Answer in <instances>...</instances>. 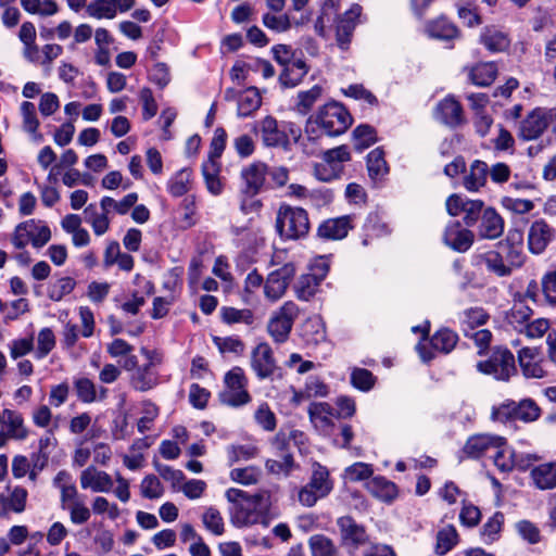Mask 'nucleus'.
<instances>
[{
	"mask_svg": "<svg viewBox=\"0 0 556 556\" xmlns=\"http://www.w3.org/2000/svg\"><path fill=\"white\" fill-rule=\"evenodd\" d=\"M132 387L138 391H148L157 384V375L150 365L138 367L131 377Z\"/></svg>",
	"mask_w": 556,
	"mask_h": 556,
	"instance_id": "a19ab883",
	"label": "nucleus"
},
{
	"mask_svg": "<svg viewBox=\"0 0 556 556\" xmlns=\"http://www.w3.org/2000/svg\"><path fill=\"white\" fill-rule=\"evenodd\" d=\"M28 433L23 415L17 410L5 408L0 429V448L4 447L10 440L24 441Z\"/></svg>",
	"mask_w": 556,
	"mask_h": 556,
	"instance_id": "ddd939ff",
	"label": "nucleus"
},
{
	"mask_svg": "<svg viewBox=\"0 0 556 556\" xmlns=\"http://www.w3.org/2000/svg\"><path fill=\"white\" fill-rule=\"evenodd\" d=\"M351 382L353 387L361 391H369L375 384L374 375L364 368H355L351 374Z\"/></svg>",
	"mask_w": 556,
	"mask_h": 556,
	"instance_id": "774afa93",
	"label": "nucleus"
},
{
	"mask_svg": "<svg viewBox=\"0 0 556 556\" xmlns=\"http://www.w3.org/2000/svg\"><path fill=\"white\" fill-rule=\"evenodd\" d=\"M73 384L76 396L81 403L90 404L98 401V387L89 378H77Z\"/></svg>",
	"mask_w": 556,
	"mask_h": 556,
	"instance_id": "c03bdc74",
	"label": "nucleus"
},
{
	"mask_svg": "<svg viewBox=\"0 0 556 556\" xmlns=\"http://www.w3.org/2000/svg\"><path fill=\"white\" fill-rule=\"evenodd\" d=\"M180 210L182 213L177 222L178 227L182 230L193 227L198 222L194 195L186 197L180 203Z\"/></svg>",
	"mask_w": 556,
	"mask_h": 556,
	"instance_id": "49530a36",
	"label": "nucleus"
},
{
	"mask_svg": "<svg viewBox=\"0 0 556 556\" xmlns=\"http://www.w3.org/2000/svg\"><path fill=\"white\" fill-rule=\"evenodd\" d=\"M140 493L148 500L160 498L164 494V486L156 476L148 475L140 483Z\"/></svg>",
	"mask_w": 556,
	"mask_h": 556,
	"instance_id": "13d9d810",
	"label": "nucleus"
},
{
	"mask_svg": "<svg viewBox=\"0 0 556 556\" xmlns=\"http://www.w3.org/2000/svg\"><path fill=\"white\" fill-rule=\"evenodd\" d=\"M366 485L367 490L375 497L383 502H391L397 495L396 485L392 481L381 476L371 478Z\"/></svg>",
	"mask_w": 556,
	"mask_h": 556,
	"instance_id": "473e14b6",
	"label": "nucleus"
},
{
	"mask_svg": "<svg viewBox=\"0 0 556 556\" xmlns=\"http://www.w3.org/2000/svg\"><path fill=\"white\" fill-rule=\"evenodd\" d=\"M477 370L493 376L496 380L507 381L517 372L514 354L506 348H497L489 359L479 362Z\"/></svg>",
	"mask_w": 556,
	"mask_h": 556,
	"instance_id": "423d86ee",
	"label": "nucleus"
},
{
	"mask_svg": "<svg viewBox=\"0 0 556 556\" xmlns=\"http://www.w3.org/2000/svg\"><path fill=\"white\" fill-rule=\"evenodd\" d=\"M473 232L463 228L459 222L448 224L444 231V242L457 252H466L473 243Z\"/></svg>",
	"mask_w": 556,
	"mask_h": 556,
	"instance_id": "5701e85b",
	"label": "nucleus"
},
{
	"mask_svg": "<svg viewBox=\"0 0 556 556\" xmlns=\"http://www.w3.org/2000/svg\"><path fill=\"white\" fill-rule=\"evenodd\" d=\"M258 448L253 444L231 445L227 448V455L230 464L254 458Z\"/></svg>",
	"mask_w": 556,
	"mask_h": 556,
	"instance_id": "e2e57ef3",
	"label": "nucleus"
},
{
	"mask_svg": "<svg viewBox=\"0 0 556 556\" xmlns=\"http://www.w3.org/2000/svg\"><path fill=\"white\" fill-rule=\"evenodd\" d=\"M480 43L493 53L504 52L510 46V39L506 31L497 26H485L480 34Z\"/></svg>",
	"mask_w": 556,
	"mask_h": 556,
	"instance_id": "c85d7f7f",
	"label": "nucleus"
},
{
	"mask_svg": "<svg viewBox=\"0 0 556 556\" xmlns=\"http://www.w3.org/2000/svg\"><path fill=\"white\" fill-rule=\"evenodd\" d=\"M27 491L22 486L13 488L9 494L0 493V517L11 513L21 514L25 510Z\"/></svg>",
	"mask_w": 556,
	"mask_h": 556,
	"instance_id": "c756f323",
	"label": "nucleus"
},
{
	"mask_svg": "<svg viewBox=\"0 0 556 556\" xmlns=\"http://www.w3.org/2000/svg\"><path fill=\"white\" fill-rule=\"evenodd\" d=\"M515 418L525 422H531L536 420L541 415V409L538 404L531 400H522L513 409Z\"/></svg>",
	"mask_w": 556,
	"mask_h": 556,
	"instance_id": "8fccbe9b",
	"label": "nucleus"
},
{
	"mask_svg": "<svg viewBox=\"0 0 556 556\" xmlns=\"http://www.w3.org/2000/svg\"><path fill=\"white\" fill-rule=\"evenodd\" d=\"M547 127L546 109L538 108L528 114L520 123L519 136L527 141L534 140L539 138Z\"/></svg>",
	"mask_w": 556,
	"mask_h": 556,
	"instance_id": "412c9836",
	"label": "nucleus"
},
{
	"mask_svg": "<svg viewBox=\"0 0 556 556\" xmlns=\"http://www.w3.org/2000/svg\"><path fill=\"white\" fill-rule=\"evenodd\" d=\"M154 468L157 473L165 480L170 482L173 490L178 491L186 477L179 469H175L168 465L154 462Z\"/></svg>",
	"mask_w": 556,
	"mask_h": 556,
	"instance_id": "bf43d9fd",
	"label": "nucleus"
},
{
	"mask_svg": "<svg viewBox=\"0 0 556 556\" xmlns=\"http://www.w3.org/2000/svg\"><path fill=\"white\" fill-rule=\"evenodd\" d=\"M367 169L371 179H381L389 170L384 160V153L380 148H376L367 155Z\"/></svg>",
	"mask_w": 556,
	"mask_h": 556,
	"instance_id": "79ce46f5",
	"label": "nucleus"
},
{
	"mask_svg": "<svg viewBox=\"0 0 556 556\" xmlns=\"http://www.w3.org/2000/svg\"><path fill=\"white\" fill-rule=\"evenodd\" d=\"M445 205L450 215L458 216L463 214V220L468 227L476 225L486 208L483 201L470 200L458 194L450 195Z\"/></svg>",
	"mask_w": 556,
	"mask_h": 556,
	"instance_id": "9d476101",
	"label": "nucleus"
},
{
	"mask_svg": "<svg viewBox=\"0 0 556 556\" xmlns=\"http://www.w3.org/2000/svg\"><path fill=\"white\" fill-rule=\"evenodd\" d=\"M308 416L314 427L327 434L333 427V419L337 418L332 406L325 402H315L308 406Z\"/></svg>",
	"mask_w": 556,
	"mask_h": 556,
	"instance_id": "a878e982",
	"label": "nucleus"
},
{
	"mask_svg": "<svg viewBox=\"0 0 556 556\" xmlns=\"http://www.w3.org/2000/svg\"><path fill=\"white\" fill-rule=\"evenodd\" d=\"M262 98L256 88H249L241 92L238 98V116L248 117L260 109Z\"/></svg>",
	"mask_w": 556,
	"mask_h": 556,
	"instance_id": "58836bf2",
	"label": "nucleus"
},
{
	"mask_svg": "<svg viewBox=\"0 0 556 556\" xmlns=\"http://www.w3.org/2000/svg\"><path fill=\"white\" fill-rule=\"evenodd\" d=\"M352 124V117L345 108L338 102H328L312 114L305 125V132L311 140L323 135L336 137L343 134Z\"/></svg>",
	"mask_w": 556,
	"mask_h": 556,
	"instance_id": "f03ea898",
	"label": "nucleus"
},
{
	"mask_svg": "<svg viewBox=\"0 0 556 556\" xmlns=\"http://www.w3.org/2000/svg\"><path fill=\"white\" fill-rule=\"evenodd\" d=\"M219 169L220 166L217 159L208 157V160L202 164V174L206 188L214 195L220 194L223 190V186L218 177Z\"/></svg>",
	"mask_w": 556,
	"mask_h": 556,
	"instance_id": "4c0bfd02",
	"label": "nucleus"
},
{
	"mask_svg": "<svg viewBox=\"0 0 556 556\" xmlns=\"http://www.w3.org/2000/svg\"><path fill=\"white\" fill-rule=\"evenodd\" d=\"M275 227L276 231L283 240H298L303 238L309 230L307 212L302 207L282 204L276 213Z\"/></svg>",
	"mask_w": 556,
	"mask_h": 556,
	"instance_id": "7ed1b4c3",
	"label": "nucleus"
},
{
	"mask_svg": "<svg viewBox=\"0 0 556 556\" xmlns=\"http://www.w3.org/2000/svg\"><path fill=\"white\" fill-rule=\"evenodd\" d=\"M427 34L437 39L452 40L459 36L458 28L445 17H439L429 22L426 26Z\"/></svg>",
	"mask_w": 556,
	"mask_h": 556,
	"instance_id": "72a5a7b5",
	"label": "nucleus"
},
{
	"mask_svg": "<svg viewBox=\"0 0 556 556\" xmlns=\"http://www.w3.org/2000/svg\"><path fill=\"white\" fill-rule=\"evenodd\" d=\"M296 269L292 262H287L277 269L271 270L264 282V295L270 302H277L287 292L295 276Z\"/></svg>",
	"mask_w": 556,
	"mask_h": 556,
	"instance_id": "1a4fd4ad",
	"label": "nucleus"
},
{
	"mask_svg": "<svg viewBox=\"0 0 556 556\" xmlns=\"http://www.w3.org/2000/svg\"><path fill=\"white\" fill-rule=\"evenodd\" d=\"M225 389L219 393V400L223 404L239 407L248 404L251 396L247 390V378L243 369L233 367L224 378Z\"/></svg>",
	"mask_w": 556,
	"mask_h": 556,
	"instance_id": "39448f33",
	"label": "nucleus"
},
{
	"mask_svg": "<svg viewBox=\"0 0 556 556\" xmlns=\"http://www.w3.org/2000/svg\"><path fill=\"white\" fill-rule=\"evenodd\" d=\"M287 439L283 433H277L273 446L279 453L280 459H267L265 467L273 475L289 476L295 464L292 454L287 448Z\"/></svg>",
	"mask_w": 556,
	"mask_h": 556,
	"instance_id": "2eb2a0df",
	"label": "nucleus"
},
{
	"mask_svg": "<svg viewBox=\"0 0 556 556\" xmlns=\"http://www.w3.org/2000/svg\"><path fill=\"white\" fill-rule=\"evenodd\" d=\"M56 344L54 332L51 328H42L37 336V348L35 351V357L37 359L45 358Z\"/></svg>",
	"mask_w": 556,
	"mask_h": 556,
	"instance_id": "3c124183",
	"label": "nucleus"
},
{
	"mask_svg": "<svg viewBox=\"0 0 556 556\" xmlns=\"http://www.w3.org/2000/svg\"><path fill=\"white\" fill-rule=\"evenodd\" d=\"M361 14L362 7L359 4H353L339 20L337 26V42L342 50L348 49Z\"/></svg>",
	"mask_w": 556,
	"mask_h": 556,
	"instance_id": "393cba45",
	"label": "nucleus"
},
{
	"mask_svg": "<svg viewBox=\"0 0 556 556\" xmlns=\"http://www.w3.org/2000/svg\"><path fill=\"white\" fill-rule=\"evenodd\" d=\"M203 526L216 536L224 534L225 523L219 510L213 506L207 507L202 515Z\"/></svg>",
	"mask_w": 556,
	"mask_h": 556,
	"instance_id": "09e8293b",
	"label": "nucleus"
},
{
	"mask_svg": "<svg viewBox=\"0 0 556 556\" xmlns=\"http://www.w3.org/2000/svg\"><path fill=\"white\" fill-rule=\"evenodd\" d=\"M354 148L362 152L377 141L376 131L369 125H359L353 130Z\"/></svg>",
	"mask_w": 556,
	"mask_h": 556,
	"instance_id": "864d4df0",
	"label": "nucleus"
},
{
	"mask_svg": "<svg viewBox=\"0 0 556 556\" xmlns=\"http://www.w3.org/2000/svg\"><path fill=\"white\" fill-rule=\"evenodd\" d=\"M36 227V220L29 219L18 224L12 236V243L16 249H23L30 241L31 228Z\"/></svg>",
	"mask_w": 556,
	"mask_h": 556,
	"instance_id": "0e129e2a",
	"label": "nucleus"
},
{
	"mask_svg": "<svg viewBox=\"0 0 556 556\" xmlns=\"http://www.w3.org/2000/svg\"><path fill=\"white\" fill-rule=\"evenodd\" d=\"M79 482L81 489L91 490L94 493H109L114 484L108 472L99 470L94 466H89L80 472Z\"/></svg>",
	"mask_w": 556,
	"mask_h": 556,
	"instance_id": "aec40b11",
	"label": "nucleus"
},
{
	"mask_svg": "<svg viewBox=\"0 0 556 556\" xmlns=\"http://www.w3.org/2000/svg\"><path fill=\"white\" fill-rule=\"evenodd\" d=\"M341 546L352 551L364 546L369 536L364 526L357 523L351 516H342L337 519Z\"/></svg>",
	"mask_w": 556,
	"mask_h": 556,
	"instance_id": "9b49d317",
	"label": "nucleus"
},
{
	"mask_svg": "<svg viewBox=\"0 0 556 556\" xmlns=\"http://www.w3.org/2000/svg\"><path fill=\"white\" fill-rule=\"evenodd\" d=\"M311 556H338L339 549L334 542L325 534H314L308 539Z\"/></svg>",
	"mask_w": 556,
	"mask_h": 556,
	"instance_id": "ea45409f",
	"label": "nucleus"
},
{
	"mask_svg": "<svg viewBox=\"0 0 556 556\" xmlns=\"http://www.w3.org/2000/svg\"><path fill=\"white\" fill-rule=\"evenodd\" d=\"M191 188V170H178L167 182V190L173 197H182Z\"/></svg>",
	"mask_w": 556,
	"mask_h": 556,
	"instance_id": "37998d69",
	"label": "nucleus"
},
{
	"mask_svg": "<svg viewBox=\"0 0 556 556\" xmlns=\"http://www.w3.org/2000/svg\"><path fill=\"white\" fill-rule=\"evenodd\" d=\"M493 460L494 465L502 472H509L517 465L516 454L510 447L506 445V442L501 447L495 448Z\"/></svg>",
	"mask_w": 556,
	"mask_h": 556,
	"instance_id": "5fc2aeb1",
	"label": "nucleus"
},
{
	"mask_svg": "<svg viewBox=\"0 0 556 556\" xmlns=\"http://www.w3.org/2000/svg\"><path fill=\"white\" fill-rule=\"evenodd\" d=\"M256 424L265 431H274L277 425L276 416L267 403H262L254 413Z\"/></svg>",
	"mask_w": 556,
	"mask_h": 556,
	"instance_id": "69168bd1",
	"label": "nucleus"
},
{
	"mask_svg": "<svg viewBox=\"0 0 556 556\" xmlns=\"http://www.w3.org/2000/svg\"><path fill=\"white\" fill-rule=\"evenodd\" d=\"M352 228V216L343 215L324 220L317 229V235L326 240H341L348 236Z\"/></svg>",
	"mask_w": 556,
	"mask_h": 556,
	"instance_id": "b1692460",
	"label": "nucleus"
},
{
	"mask_svg": "<svg viewBox=\"0 0 556 556\" xmlns=\"http://www.w3.org/2000/svg\"><path fill=\"white\" fill-rule=\"evenodd\" d=\"M489 316L481 307H471L463 313L462 324L463 330L467 328L469 331L475 330L476 327L482 326L486 323Z\"/></svg>",
	"mask_w": 556,
	"mask_h": 556,
	"instance_id": "052dcab7",
	"label": "nucleus"
},
{
	"mask_svg": "<svg viewBox=\"0 0 556 556\" xmlns=\"http://www.w3.org/2000/svg\"><path fill=\"white\" fill-rule=\"evenodd\" d=\"M505 438L493 434H476L470 437L463 448V452L471 458H479L490 451L501 447Z\"/></svg>",
	"mask_w": 556,
	"mask_h": 556,
	"instance_id": "6ab92c4d",
	"label": "nucleus"
},
{
	"mask_svg": "<svg viewBox=\"0 0 556 556\" xmlns=\"http://www.w3.org/2000/svg\"><path fill=\"white\" fill-rule=\"evenodd\" d=\"M433 117L450 128H456L464 123L463 108L453 96H446L434 106Z\"/></svg>",
	"mask_w": 556,
	"mask_h": 556,
	"instance_id": "4468645a",
	"label": "nucleus"
},
{
	"mask_svg": "<svg viewBox=\"0 0 556 556\" xmlns=\"http://www.w3.org/2000/svg\"><path fill=\"white\" fill-rule=\"evenodd\" d=\"M260 477L261 470L254 466L235 468L230 471L231 480L243 485H252L257 483Z\"/></svg>",
	"mask_w": 556,
	"mask_h": 556,
	"instance_id": "680f3d73",
	"label": "nucleus"
},
{
	"mask_svg": "<svg viewBox=\"0 0 556 556\" xmlns=\"http://www.w3.org/2000/svg\"><path fill=\"white\" fill-rule=\"evenodd\" d=\"M333 484L329 478V471L318 463L313 464L309 482L302 486L298 493L299 502L305 507L314 506L318 500L326 497Z\"/></svg>",
	"mask_w": 556,
	"mask_h": 556,
	"instance_id": "20e7f679",
	"label": "nucleus"
},
{
	"mask_svg": "<svg viewBox=\"0 0 556 556\" xmlns=\"http://www.w3.org/2000/svg\"><path fill=\"white\" fill-rule=\"evenodd\" d=\"M555 230L544 220H534L528 230V249L532 254H542L553 241Z\"/></svg>",
	"mask_w": 556,
	"mask_h": 556,
	"instance_id": "f3484780",
	"label": "nucleus"
},
{
	"mask_svg": "<svg viewBox=\"0 0 556 556\" xmlns=\"http://www.w3.org/2000/svg\"><path fill=\"white\" fill-rule=\"evenodd\" d=\"M328 268V265L323 262L320 266L317 267L316 273L300 276L296 283L294 285V292L296 298L302 301H308L311 298H313L319 283L326 277Z\"/></svg>",
	"mask_w": 556,
	"mask_h": 556,
	"instance_id": "4be33fe9",
	"label": "nucleus"
},
{
	"mask_svg": "<svg viewBox=\"0 0 556 556\" xmlns=\"http://www.w3.org/2000/svg\"><path fill=\"white\" fill-rule=\"evenodd\" d=\"M497 75V66L493 62L479 63L470 70L469 79L476 86L491 85Z\"/></svg>",
	"mask_w": 556,
	"mask_h": 556,
	"instance_id": "c9c22d12",
	"label": "nucleus"
},
{
	"mask_svg": "<svg viewBox=\"0 0 556 556\" xmlns=\"http://www.w3.org/2000/svg\"><path fill=\"white\" fill-rule=\"evenodd\" d=\"M225 495L232 503L231 523L238 528L261 522L270 507V494L267 491L251 495L243 490L230 488Z\"/></svg>",
	"mask_w": 556,
	"mask_h": 556,
	"instance_id": "f257e3e1",
	"label": "nucleus"
},
{
	"mask_svg": "<svg viewBox=\"0 0 556 556\" xmlns=\"http://www.w3.org/2000/svg\"><path fill=\"white\" fill-rule=\"evenodd\" d=\"M351 155L346 146L327 150L323 159L314 166V176L325 182L339 178L343 173V163L350 161Z\"/></svg>",
	"mask_w": 556,
	"mask_h": 556,
	"instance_id": "0eeeda50",
	"label": "nucleus"
},
{
	"mask_svg": "<svg viewBox=\"0 0 556 556\" xmlns=\"http://www.w3.org/2000/svg\"><path fill=\"white\" fill-rule=\"evenodd\" d=\"M457 340L458 337L454 331L444 328L432 336L430 345L435 351L450 353L455 348Z\"/></svg>",
	"mask_w": 556,
	"mask_h": 556,
	"instance_id": "a18cd8bd",
	"label": "nucleus"
},
{
	"mask_svg": "<svg viewBox=\"0 0 556 556\" xmlns=\"http://www.w3.org/2000/svg\"><path fill=\"white\" fill-rule=\"evenodd\" d=\"M504 231V220L501 215L493 208L488 206L481 216L478 225V235L482 239H496Z\"/></svg>",
	"mask_w": 556,
	"mask_h": 556,
	"instance_id": "bb28decb",
	"label": "nucleus"
},
{
	"mask_svg": "<svg viewBox=\"0 0 556 556\" xmlns=\"http://www.w3.org/2000/svg\"><path fill=\"white\" fill-rule=\"evenodd\" d=\"M22 116V128L27 132L31 140L40 143L43 141V135L39 132L40 122L37 116L36 106L33 102L24 101L20 105Z\"/></svg>",
	"mask_w": 556,
	"mask_h": 556,
	"instance_id": "7c9ffc66",
	"label": "nucleus"
},
{
	"mask_svg": "<svg viewBox=\"0 0 556 556\" xmlns=\"http://www.w3.org/2000/svg\"><path fill=\"white\" fill-rule=\"evenodd\" d=\"M458 540L459 536L454 526L446 525L442 527L437 533L435 554L440 556L445 555L457 545Z\"/></svg>",
	"mask_w": 556,
	"mask_h": 556,
	"instance_id": "e433bc0d",
	"label": "nucleus"
},
{
	"mask_svg": "<svg viewBox=\"0 0 556 556\" xmlns=\"http://www.w3.org/2000/svg\"><path fill=\"white\" fill-rule=\"evenodd\" d=\"M531 479L534 485L540 490L556 488V464L546 463L534 467L531 470Z\"/></svg>",
	"mask_w": 556,
	"mask_h": 556,
	"instance_id": "2f4dec72",
	"label": "nucleus"
},
{
	"mask_svg": "<svg viewBox=\"0 0 556 556\" xmlns=\"http://www.w3.org/2000/svg\"><path fill=\"white\" fill-rule=\"evenodd\" d=\"M251 367L261 380L274 375L277 365L269 344L262 342L253 349L251 353Z\"/></svg>",
	"mask_w": 556,
	"mask_h": 556,
	"instance_id": "a211bd4d",
	"label": "nucleus"
},
{
	"mask_svg": "<svg viewBox=\"0 0 556 556\" xmlns=\"http://www.w3.org/2000/svg\"><path fill=\"white\" fill-rule=\"evenodd\" d=\"M87 14L97 20L116 17L113 0H94L87 5Z\"/></svg>",
	"mask_w": 556,
	"mask_h": 556,
	"instance_id": "603ef678",
	"label": "nucleus"
},
{
	"mask_svg": "<svg viewBox=\"0 0 556 556\" xmlns=\"http://www.w3.org/2000/svg\"><path fill=\"white\" fill-rule=\"evenodd\" d=\"M483 262L489 271H492L500 277H505L511 274L510 266L507 265L505 258L496 251L485 253Z\"/></svg>",
	"mask_w": 556,
	"mask_h": 556,
	"instance_id": "6e6d98bb",
	"label": "nucleus"
},
{
	"mask_svg": "<svg viewBox=\"0 0 556 556\" xmlns=\"http://www.w3.org/2000/svg\"><path fill=\"white\" fill-rule=\"evenodd\" d=\"M265 27L276 33H285L291 28V21L287 14L274 15L265 13L262 17Z\"/></svg>",
	"mask_w": 556,
	"mask_h": 556,
	"instance_id": "338daca9",
	"label": "nucleus"
},
{
	"mask_svg": "<svg viewBox=\"0 0 556 556\" xmlns=\"http://www.w3.org/2000/svg\"><path fill=\"white\" fill-rule=\"evenodd\" d=\"M253 130L261 135L262 142L265 147H281L288 149L289 135L286 129L278 126V122L273 116H266L254 124Z\"/></svg>",
	"mask_w": 556,
	"mask_h": 556,
	"instance_id": "f8f14e48",
	"label": "nucleus"
},
{
	"mask_svg": "<svg viewBox=\"0 0 556 556\" xmlns=\"http://www.w3.org/2000/svg\"><path fill=\"white\" fill-rule=\"evenodd\" d=\"M321 94L323 88L319 85L313 86L309 90L300 91L296 103L298 112L303 115L307 114Z\"/></svg>",
	"mask_w": 556,
	"mask_h": 556,
	"instance_id": "4d7b16f0",
	"label": "nucleus"
},
{
	"mask_svg": "<svg viewBox=\"0 0 556 556\" xmlns=\"http://www.w3.org/2000/svg\"><path fill=\"white\" fill-rule=\"evenodd\" d=\"M220 315L223 321L227 325L244 324L250 326L254 323V314L248 308L223 307Z\"/></svg>",
	"mask_w": 556,
	"mask_h": 556,
	"instance_id": "de8ad7c7",
	"label": "nucleus"
},
{
	"mask_svg": "<svg viewBox=\"0 0 556 556\" xmlns=\"http://www.w3.org/2000/svg\"><path fill=\"white\" fill-rule=\"evenodd\" d=\"M489 166L483 161H475L471 166L469 173L464 177V187L468 191H478L482 188L488 178Z\"/></svg>",
	"mask_w": 556,
	"mask_h": 556,
	"instance_id": "f704fd0d",
	"label": "nucleus"
},
{
	"mask_svg": "<svg viewBox=\"0 0 556 556\" xmlns=\"http://www.w3.org/2000/svg\"><path fill=\"white\" fill-rule=\"evenodd\" d=\"M518 361L526 378H543L546 371L541 365V355L536 348H523L518 352Z\"/></svg>",
	"mask_w": 556,
	"mask_h": 556,
	"instance_id": "cd10ccee",
	"label": "nucleus"
},
{
	"mask_svg": "<svg viewBox=\"0 0 556 556\" xmlns=\"http://www.w3.org/2000/svg\"><path fill=\"white\" fill-rule=\"evenodd\" d=\"M268 168L263 162L256 161L241 169L242 191L249 197L256 195L264 186Z\"/></svg>",
	"mask_w": 556,
	"mask_h": 556,
	"instance_id": "dca6fc26",
	"label": "nucleus"
},
{
	"mask_svg": "<svg viewBox=\"0 0 556 556\" xmlns=\"http://www.w3.org/2000/svg\"><path fill=\"white\" fill-rule=\"evenodd\" d=\"M299 316V307L292 301H287L277 309L268 320L267 330L277 343L288 340L293 323Z\"/></svg>",
	"mask_w": 556,
	"mask_h": 556,
	"instance_id": "6e6552de",
	"label": "nucleus"
}]
</instances>
